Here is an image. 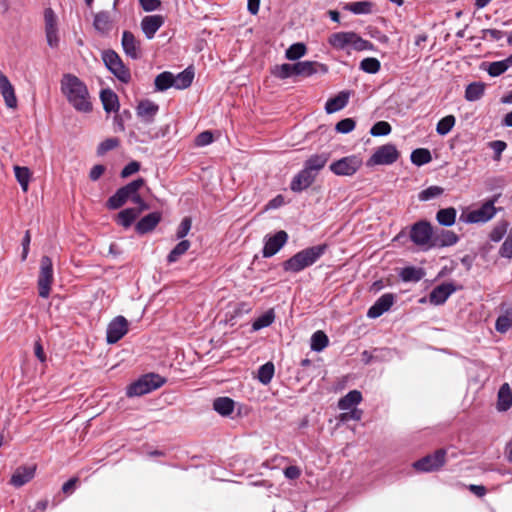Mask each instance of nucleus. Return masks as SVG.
Returning <instances> with one entry per match:
<instances>
[{"mask_svg":"<svg viewBox=\"0 0 512 512\" xmlns=\"http://www.w3.org/2000/svg\"><path fill=\"white\" fill-rule=\"evenodd\" d=\"M94 27L100 32H106L111 28L110 16L107 12H100L95 15Z\"/></svg>","mask_w":512,"mask_h":512,"instance_id":"44","label":"nucleus"},{"mask_svg":"<svg viewBox=\"0 0 512 512\" xmlns=\"http://www.w3.org/2000/svg\"><path fill=\"white\" fill-rule=\"evenodd\" d=\"M349 94L347 92H341L334 98L329 99L326 102L325 110L328 114L335 113L346 106L348 103Z\"/></svg>","mask_w":512,"mask_h":512,"instance_id":"31","label":"nucleus"},{"mask_svg":"<svg viewBox=\"0 0 512 512\" xmlns=\"http://www.w3.org/2000/svg\"><path fill=\"white\" fill-rule=\"evenodd\" d=\"M445 450H438L434 454L423 457L413 463V467L420 472H433L440 469L445 463Z\"/></svg>","mask_w":512,"mask_h":512,"instance_id":"12","label":"nucleus"},{"mask_svg":"<svg viewBox=\"0 0 512 512\" xmlns=\"http://www.w3.org/2000/svg\"><path fill=\"white\" fill-rule=\"evenodd\" d=\"M122 48L125 54L132 58L138 59L141 56L140 41L130 31H124L121 40Z\"/></svg>","mask_w":512,"mask_h":512,"instance_id":"18","label":"nucleus"},{"mask_svg":"<svg viewBox=\"0 0 512 512\" xmlns=\"http://www.w3.org/2000/svg\"><path fill=\"white\" fill-rule=\"evenodd\" d=\"M102 59L108 70L121 82L127 83L131 79L129 69L124 65L120 56L113 50H107L102 53Z\"/></svg>","mask_w":512,"mask_h":512,"instance_id":"7","label":"nucleus"},{"mask_svg":"<svg viewBox=\"0 0 512 512\" xmlns=\"http://www.w3.org/2000/svg\"><path fill=\"white\" fill-rule=\"evenodd\" d=\"M508 229L507 222H499L497 223L490 233V239L494 242H499L503 236L506 234Z\"/></svg>","mask_w":512,"mask_h":512,"instance_id":"54","label":"nucleus"},{"mask_svg":"<svg viewBox=\"0 0 512 512\" xmlns=\"http://www.w3.org/2000/svg\"><path fill=\"white\" fill-rule=\"evenodd\" d=\"M437 221L443 226H452L456 219V210L452 207L441 209L436 214Z\"/></svg>","mask_w":512,"mask_h":512,"instance_id":"38","label":"nucleus"},{"mask_svg":"<svg viewBox=\"0 0 512 512\" xmlns=\"http://www.w3.org/2000/svg\"><path fill=\"white\" fill-rule=\"evenodd\" d=\"M512 327V306L502 308V313L498 316L495 329L499 333H506Z\"/></svg>","mask_w":512,"mask_h":512,"instance_id":"27","label":"nucleus"},{"mask_svg":"<svg viewBox=\"0 0 512 512\" xmlns=\"http://www.w3.org/2000/svg\"><path fill=\"white\" fill-rule=\"evenodd\" d=\"M483 33V39L485 40H494V41H498L500 39H502L504 33L500 30H497V29H485L482 31Z\"/></svg>","mask_w":512,"mask_h":512,"instance_id":"61","label":"nucleus"},{"mask_svg":"<svg viewBox=\"0 0 512 512\" xmlns=\"http://www.w3.org/2000/svg\"><path fill=\"white\" fill-rule=\"evenodd\" d=\"M355 128V121L351 118H345L336 124V131L339 133H349Z\"/></svg>","mask_w":512,"mask_h":512,"instance_id":"57","label":"nucleus"},{"mask_svg":"<svg viewBox=\"0 0 512 512\" xmlns=\"http://www.w3.org/2000/svg\"><path fill=\"white\" fill-rule=\"evenodd\" d=\"M512 406V390L508 383H504L498 392L497 409L507 411Z\"/></svg>","mask_w":512,"mask_h":512,"instance_id":"29","label":"nucleus"},{"mask_svg":"<svg viewBox=\"0 0 512 512\" xmlns=\"http://www.w3.org/2000/svg\"><path fill=\"white\" fill-rule=\"evenodd\" d=\"M344 9L356 14H369L372 11V3L369 1H358L346 4Z\"/></svg>","mask_w":512,"mask_h":512,"instance_id":"40","label":"nucleus"},{"mask_svg":"<svg viewBox=\"0 0 512 512\" xmlns=\"http://www.w3.org/2000/svg\"><path fill=\"white\" fill-rule=\"evenodd\" d=\"M161 216L157 212L150 213L143 217L136 225V230L140 234L153 230L159 223Z\"/></svg>","mask_w":512,"mask_h":512,"instance_id":"28","label":"nucleus"},{"mask_svg":"<svg viewBox=\"0 0 512 512\" xmlns=\"http://www.w3.org/2000/svg\"><path fill=\"white\" fill-rule=\"evenodd\" d=\"M275 315L273 310H269L260 317H258L252 324L254 330H260L262 328L270 326L274 321Z\"/></svg>","mask_w":512,"mask_h":512,"instance_id":"50","label":"nucleus"},{"mask_svg":"<svg viewBox=\"0 0 512 512\" xmlns=\"http://www.w3.org/2000/svg\"><path fill=\"white\" fill-rule=\"evenodd\" d=\"M0 94L3 97L4 103L7 108H17L18 100L16 97L14 86L2 71H0Z\"/></svg>","mask_w":512,"mask_h":512,"instance_id":"15","label":"nucleus"},{"mask_svg":"<svg viewBox=\"0 0 512 512\" xmlns=\"http://www.w3.org/2000/svg\"><path fill=\"white\" fill-rule=\"evenodd\" d=\"M164 383L165 378L160 375L154 373L146 374L128 387L127 395L130 397L142 396L160 388Z\"/></svg>","mask_w":512,"mask_h":512,"instance_id":"6","label":"nucleus"},{"mask_svg":"<svg viewBox=\"0 0 512 512\" xmlns=\"http://www.w3.org/2000/svg\"><path fill=\"white\" fill-rule=\"evenodd\" d=\"M318 68L324 72L327 71L325 65L314 61H301L294 64L295 75H301L304 77H309L315 74L318 71Z\"/></svg>","mask_w":512,"mask_h":512,"instance_id":"25","label":"nucleus"},{"mask_svg":"<svg viewBox=\"0 0 512 512\" xmlns=\"http://www.w3.org/2000/svg\"><path fill=\"white\" fill-rule=\"evenodd\" d=\"M326 251V245H316L299 251L283 263L287 272L298 273L313 265Z\"/></svg>","mask_w":512,"mask_h":512,"instance_id":"3","label":"nucleus"},{"mask_svg":"<svg viewBox=\"0 0 512 512\" xmlns=\"http://www.w3.org/2000/svg\"><path fill=\"white\" fill-rule=\"evenodd\" d=\"M140 169V163L137 162V161H132L130 163H128L124 168L123 170L121 171V177L123 178H127L129 177L130 175L138 172Z\"/></svg>","mask_w":512,"mask_h":512,"instance_id":"60","label":"nucleus"},{"mask_svg":"<svg viewBox=\"0 0 512 512\" xmlns=\"http://www.w3.org/2000/svg\"><path fill=\"white\" fill-rule=\"evenodd\" d=\"M361 160L356 156L344 157L330 165V170L340 176H351L361 166Z\"/></svg>","mask_w":512,"mask_h":512,"instance_id":"13","label":"nucleus"},{"mask_svg":"<svg viewBox=\"0 0 512 512\" xmlns=\"http://www.w3.org/2000/svg\"><path fill=\"white\" fill-rule=\"evenodd\" d=\"M362 401V394L358 390H352L338 402V407L341 410H349L358 405Z\"/></svg>","mask_w":512,"mask_h":512,"instance_id":"32","label":"nucleus"},{"mask_svg":"<svg viewBox=\"0 0 512 512\" xmlns=\"http://www.w3.org/2000/svg\"><path fill=\"white\" fill-rule=\"evenodd\" d=\"M361 417H362V411L354 408L350 412L342 413L340 415V420L343 422L348 421L350 419L358 421L361 419Z\"/></svg>","mask_w":512,"mask_h":512,"instance_id":"63","label":"nucleus"},{"mask_svg":"<svg viewBox=\"0 0 512 512\" xmlns=\"http://www.w3.org/2000/svg\"><path fill=\"white\" fill-rule=\"evenodd\" d=\"M190 248V242L188 240H182L179 242L174 249L168 255V262H176L182 255H184Z\"/></svg>","mask_w":512,"mask_h":512,"instance_id":"46","label":"nucleus"},{"mask_svg":"<svg viewBox=\"0 0 512 512\" xmlns=\"http://www.w3.org/2000/svg\"><path fill=\"white\" fill-rule=\"evenodd\" d=\"M458 241V236L449 230H440L439 232L433 233V239L431 241L432 247H445L452 246Z\"/></svg>","mask_w":512,"mask_h":512,"instance_id":"24","label":"nucleus"},{"mask_svg":"<svg viewBox=\"0 0 512 512\" xmlns=\"http://www.w3.org/2000/svg\"><path fill=\"white\" fill-rule=\"evenodd\" d=\"M484 94V85L479 82L471 83L467 86L465 91V98L468 101L479 100Z\"/></svg>","mask_w":512,"mask_h":512,"instance_id":"42","label":"nucleus"},{"mask_svg":"<svg viewBox=\"0 0 512 512\" xmlns=\"http://www.w3.org/2000/svg\"><path fill=\"white\" fill-rule=\"evenodd\" d=\"M174 75L171 72L160 73L155 79V87L158 91H165L173 87Z\"/></svg>","mask_w":512,"mask_h":512,"instance_id":"41","label":"nucleus"},{"mask_svg":"<svg viewBox=\"0 0 512 512\" xmlns=\"http://www.w3.org/2000/svg\"><path fill=\"white\" fill-rule=\"evenodd\" d=\"M306 46L303 43L292 44L285 53V56L289 60H297L306 54Z\"/></svg>","mask_w":512,"mask_h":512,"instance_id":"49","label":"nucleus"},{"mask_svg":"<svg viewBox=\"0 0 512 512\" xmlns=\"http://www.w3.org/2000/svg\"><path fill=\"white\" fill-rule=\"evenodd\" d=\"M328 159L329 155L326 153L313 155L307 159L304 168L316 177L317 173L326 165Z\"/></svg>","mask_w":512,"mask_h":512,"instance_id":"26","label":"nucleus"},{"mask_svg":"<svg viewBox=\"0 0 512 512\" xmlns=\"http://www.w3.org/2000/svg\"><path fill=\"white\" fill-rule=\"evenodd\" d=\"M119 145V139L117 138H108L102 141L97 149L98 154L103 155L106 152L116 148Z\"/></svg>","mask_w":512,"mask_h":512,"instance_id":"56","label":"nucleus"},{"mask_svg":"<svg viewBox=\"0 0 512 512\" xmlns=\"http://www.w3.org/2000/svg\"><path fill=\"white\" fill-rule=\"evenodd\" d=\"M128 332V321L123 316L115 317L107 327V342L114 344Z\"/></svg>","mask_w":512,"mask_h":512,"instance_id":"14","label":"nucleus"},{"mask_svg":"<svg viewBox=\"0 0 512 512\" xmlns=\"http://www.w3.org/2000/svg\"><path fill=\"white\" fill-rule=\"evenodd\" d=\"M499 253L502 257L512 258V227H511L508 237L502 244V246L499 250Z\"/></svg>","mask_w":512,"mask_h":512,"instance_id":"58","label":"nucleus"},{"mask_svg":"<svg viewBox=\"0 0 512 512\" xmlns=\"http://www.w3.org/2000/svg\"><path fill=\"white\" fill-rule=\"evenodd\" d=\"M44 25L48 46L52 49L58 48L60 43L58 19L51 8H46L44 11Z\"/></svg>","mask_w":512,"mask_h":512,"instance_id":"10","label":"nucleus"},{"mask_svg":"<svg viewBox=\"0 0 512 512\" xmlns=\"http://www.w3.org/2000/svg\"><path fill=\"white\" fill-rule=\"evenodd\" d=\"M499 195L494 196L491 200L486 201L483 205L474 210H465L461 213L459 220L464 223H486L491 220L497 213L495 203Z\"/></svg>","mask_w":512,"mask_h":512,"instance_id":"5","label":"nucleus"},{"mask_svg":"<svg viewBox=\"0 0 512 512\" xmlns=\"http://www.w3.org/2000/svg\"><path fill=\"white\" fill-rule=\"evenodd\" d=\"M272 74L280 79L289 78L295 75L294 64L284 63L281 65H277L272 70Z\"/></svg>","mask_w":512,"mask_h":512,"instance_id":"51","label":"nucleus"},{"mask_svg":"<svg viewBox=\"0 0 512 512\" xmlns=\"http://www.w3.org/2000/svg\"><path fill=\"white\" fill-rule=\"evenodd\" d=\"M315 179L316 177L304 168L292 179L290 188L294 192H301L311 186Z\"/></svg>","mask_w":512,"mask_h":512,"instance_id":"23","label":"nucleus"},{"mask_svg":"<svg viewBox=\"0 0 512 512\" xmlns=\"http://www.w3.org/2000/svg\"><path fill=\"white\" fill-rule=\"evenodd\" d=\"M455 122H456V120L453 115L445 116L437 123V126H436L437 133L442 136L448 134L454 127Z\"/></svg>","mask_w":512,"mask_h":512,"instance_id":"47","label":"nucleus"},{"mask_svg":"<svg viewBox=\"0 0 512 512\" xmlns=\"http://www.w3.org/2000/svg\"><path fill=\"white\" fill-rule=\"evenodd\" d=\"M61 92L68 103L80 113H90L93 109L91 96L86 84L73 74H64L60 81Z\"/></svg>","mask_w":512,"mask_h":512,"instance_id":"1","label":"nucleus"},{"mask_svg":"<svg viewBox=\"0 0 512 512\" xmlns=\"http://www.w3.org/2000/svg\"><path fill=\"white\" fill-rule=\"evenodd\" d=\"M400 276L404 281L417 282L422 279V277L424 276V273L419 268L406 267V268L402 269Z\"/></svg>","mask_w":512,"mask_h":512,"instance_id":"48","label":"nucleus"},{"mask_svg":"<svg viewBox=\"0 0 512 512\" xmlns=\"http://www.w3.org/2000/svg\"><path fill=\"white\" fill-rule=\"evenodd\" d=\"M158 111L159 106L156 103L150 100H143L136 108V115L141 124L149 125L154 121Z\"/></svg>","mask_w":512,"mask_h":512,"instance_id":"16","label":"nucleus"},{"mask_svg":"<svg viewBox=\"0 0 512 512\" xmlns=\"http://www.w3.org/2000/svg\"><path fill=\"white\" fill-rule=\"evenodd\" d=\"M273 375L274 365L271 362H267L266 364L262 365L258 370V379L264 385H267L271 382Z\"/></svg>","mask_w":512,"mask_h":512,"instance_id":"45","label":"nucleus"},{"mask_svg":"<svg viewBox=\"0 0 512 512\" xmlns=\"http://www.w3.org/2000/svg\"><path fill=\"white\" fill-rule=\"evenodd\" d=\"M15 178L21 186L23 192H27L29 188V182L32 177V172L28 167L15 165L13 167Z\"/></svg>","mask_w":512,"mask_h":512,"instance_id":"33","label":"nucleus"},{"mask_svg":"<svg viewBox=\"0 0 512 512\" xmlns=\"http://www.w3.org/2000/svg\"><path fill=\"white\" fill-rule=\"evenodd\" d=\"M399 152L395 145L386 144L376 149L370 157L369 165H390L397 161Z\"/></svg>","mask_w":512,"mask_h":512,"instance_id":"11","label":"nucleus"},{"mask_svg":"<svg viewBox=\"0 0 512 512\" xmlns=\"http://www.w3.org/2000/svg\"><path fill=\"white\" fill-rule=\"evenodd\" d=\"M410 238L417 246L423 247L424 249L431 248L433 231L430 223L427 221L415 223L411 228Z\"/></svg>","mask_w":512,"mask_h":512,"instance_id":"9","label":"nucleus"},{"mask_svg":"<svg viewBox=\"0 0 512 512\" xmlns=\"http://www.w3.org/2000/svg\"><path fill=\"white\" fill-rule=\"evenodd\" d=\"M35 475V467L34 466H22L15 470L13 473L10 483L14 487H21L31 481Z\"/></svg>","mask_w":512,"mask_h":512,"instance_id":"22","label":"nucleus"},{"mask_svg":"<svg viewBox=\"0 0 512 512\" xmlns=\"http://www.w3.org/2000/svg\"><path fill=\"white\" fill-rule=\"evenodd\" d=\"M328 43L336 50L351 48L355 51H365L373 48L372 43L352 31L333 33L329 36Z\"/></svg>","mask_w":512,"mask_h":512,"instance_id":"4","label":"nucleus"},{"mask_svg":"<svg viewBox=\"0 0 512 512\" xmlns=\"http://www.w3.org/2000/svg\"><path fill=\"white\" fill-rule=\"evenodd\" d=\"M139 2L142 8L149 12L157 10L161 5L159 0H139Z\"/></svg>","mask_w":512,"mask_h":512,"instance_id":"64","label":"nucleus"},{"mask_svg":"<svg viewBox=\"0 0 512 512\" xmlns=\"http://www.w3.org/2000/svg\"><path fill=\"white\" fill-rule=\"evenodd\" d=\"M100 98L106 112H116L119 109L118 96L112 90H102Z\"/></svg>","mask_w":512,"mask_h":512,"instance_id":"30","label":"nucleus"},{"mask_svg":"<svg viewBox=\"0 0 512 512\" xmlns=\"http://www.w3.org/2000/svg\"><path fill=\"white\" fill-rule=\"evenodd\" d=\"M191 225H192L191 219L188 217H185L181 221L180 225L178 226V229L176 232V237L178 239L184 238L189 233V231L191 229Z\"/></svg>","mask_w":512,"mask_h":512,"instance_id":"59","label":"nucleus"},{"mask_svg":"<svg viewBox=\"0 0 512 512\" xmlns=\"http://www.w3.org/2000/svg\"><path fill=\"white\" fill-rule=\"evenodd\" d=\"M194 74L190 70L186 69L176 76H174L173 87L177 89H185L189 87L193 81Z\"/></svg>","mask_w":512,"mask_h":512,"instance_id":"37","label":"nucleus"},{"mask_svg":"<svg viewBox=\"0 0 512 512\" xmlns=\"http://www.w3.org/2000/svg\"><path fill=\"white\" fill-rule=\"evenodd\" d=\"M144 210L145 209H141L140 207L124 209L118 214V223L128 228Z\"/></svg>","mask_w":512,"mask_h":512,"instance_id":"34","label":"nucleus"},{"mask_svg":"<svg viewBox=\"0 0 512 512\" xmlns=\"http://www.w3.org/2000/svg\"><path fill=\"white\" fill-rule=\"evenodd\" d=\"M411 162L417 166H422L432 160L431 153L428 149L418 148L411 153Z\"/></svg>","mask_w":512,"mask_h":512,"instance_id":"39","label":"nucleus"},{"mask_svg":"<svg viewBox=\"0 0 512 512\" xmlns=\"http://www.w3.org/2000/svg\"><path fill=\"white\" fill-rule=\"evenodd\" d=\"M328 343V337L322 331L315 332L311 337V349L314 351H322Z\"/></svg>","mask_w":512,"mask_h":512,"instance_id":"43","label":"nucleus"},{"mask_svg":"<svg viewBox=\"0 0 512 512\" xmlns=\"http://www.w3.org/2000/svg\"><path fill=\"white\" fill-rule=\"evenodd\" d=\"M444 192L443 188L440 186H430L424 190H422L419 195L418 199L420 201H429L433 198H436L440 195H442Z\"/></svg>","mask_w":512,"mask_h":512,"instance_id":"52","label":"nucleus"},{"mask_svg":"<svg viewBox=\"0 0 512 512\" xmlns=\"http://www.w3.org/2000/svg\"><path fill=\"white\" fill-rule=\"evenodd\" d=\"M163 23L161 15L145 16L141 21V29L148 39H152Z\"/></svg>","mask_w":512,"mask_h":512,"instance_id":"20","label":"nucleus"},{"mask_svg":"<svg viewBox=\"0 0 512 512\" xmlns=\"http://www.w3.org/2000/svg\"><path fill=\"white\" fill-rule=\"evenodd\" d=\"M391 132V126L388 122L385 121H379L376 124L373 125V127L370 130V133L373 136H384L388 135Z\"/></svg>","mask_w":512,"mask_h":512,"instance_id":"55","label":"nucleus"},{"mask_svg":"<svg viewBox=\"0 0 512 512\" xmlns=\"http://www.w3.org/2000/svg\"><path fill=\"white\" fill-rule=\"evenodd\" d=\"M53 283V267L49 257L43 256L40 263V272L38 277L39 296L48 298Z\"/></svg>","mask_w":512,"mask_h":512,"instance_id":"8","label":"nucleus"},{"mask_svg":"<svg viewBox=\"0 0 512 512\" xmlns=\"http://www.w3.org/2000/svg\"><path fill=\"white\" fill-rule=\"evenodd\" d=\"M360 68L367 73H377L380 69V62L376 58H365L360 63Z\"/></svg>","mask_w":512,"mask_h":512,"instance_id":"53","label":"nucleus"},{"mask_svg":"<svg viewBox=\"0 0 512 512\" xmlns=\"http://www.w3.org/2000/svg\"><path fill=\"white\" fill-rule=\"evenodd\" d=\"M213 407L222 416H228L234 410V401L229 397H220L214 400Z\"/></svg>","mask_w":512,"mask_h":512,"instance_id":"35","label":"nucleus"},{"mask_svg":"<svg viewBox=\"0 0 512 512\" xmlns=\"http://www.w3.org/2000/svg\"><path fill=\"white\" fill-rule=\"evenodd\" d=\"M212 141L213 135L209 131H204L200 133L195 140L197 146H206L210 144Z\"/></svg>","mask_w":512,"mask_h":512,"instance_id":"62","label":"nucleus"},{"mask_svg":"<svg viewBox=\"0 0 512 512\" xmlns=\"http://www.w3.org/2000/svg\"><path fill=\"white\" fill-rule=\"evenodd\" d=\"M455 290L456 289L452 283L438 285L431 291L429 300L434 305H441L453 292H455Z\"/></svg>","mask_w":512,"mask_h":512,"instance_id":"21","label":"nucleus"},{"mask_svg":"<svg viewBox=\"0 0 512 512\" xmlns=\"http://www.w3.org/2000/svg\"><path fill=\"white\" fill-rule=\"evenodd\" d=\"M288 235L285 231H278L275 235L266 238L263 248V256L271 257L275 255L287 242Z\"/></svg>","mask_w":512,"mask_h":512,"instance_id":"17","label":"nucleus"},{"mask_svg":"<svg viewBox=\"0 0 512 512\" xmlns=\"http://www.w3.org/2000/svg\"><path fill=\"white\" fill-rule=\"evenodd\" d=\"M394 303L393 294H383L368 310L367 316L375 319L387 312Z\"/></svg>","mask_w":512,"mask_h":512,"instance_id":"19","label":"nucleus"},{"mask_svg":"<svg viewBox=\"0 0 512 512\" xmlns=\"http://www.w3.org/2000/svg\"><path fill=\"white\" fill-rule=\"evenodd\" d=\"M510 66H512V54L504 60L490 63L487 72L490 76L497 77L503 74Z\"/></svg>","mask_w":512,"mask_h":512,"instance_id":"36","label":"nucleus"},{"mask_svg":"<svg viewBox=\"0 0 512 512\" xmlns=\"http://www.w3.org/2000/svg\"><path fill=\"white\" fill-rule=\"evenodd\" d=\"M145 184L144 179L139 178L127 184L126 186L117 190L107 201V206L110 209H117L124 205L128 200H131L141 209H148V205L144 202L138 191Z\"/></svg>","mask_w":512,"mask_h":512,"instance_id":"2","label":"nucleus"}]
</instances>
